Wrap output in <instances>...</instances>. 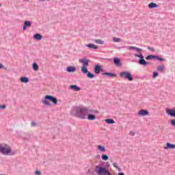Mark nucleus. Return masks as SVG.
<instances>
[{"mask_svg":"<svg viewBox=\"0 0 175 175\" xmlns=\"http://www.w3.org/2000/svg\"><path fill=\"white\" fill-rule=\"evenodd\" d=\"M0 7H1V4H0Z\"/></svg>","mask_w":175,"mask_h":175,"instance_id":"44","label":"nucleus"},{"mask_svg":"<svg viewBox=\"0 0 175 175\" xmlns=\"http://www.w3.org/2000/svg\"><path fill=\"white\" fill-rule=\"evenodd\" d=\"M0 109H2V110H5V109H6V105H0Z\"/></svg>","mask_w":175,"mask_h":175,"instance_id":"37","label":"nucleus"},{"mask_svg":"<svg viewBox=\"0 0 175 175\" xmlns=\"http://www.w3.org/2000/svg\"><path fill=\"white\" fill-rule=\"evenodd\" d=\"M166 114L170 117H174L175 118V109H167L165 110Z\"/></svg>","mask_w":175,"mask_h":175,"instance_id":"7","label":"nucleus"},{"mask_svg":"<svg viewBox=\"0 0 175 175\" xmlns=\"http://www.w3.org/2000/svg\"><path fill=\"white\" fill-rule=\"evenodd\" d=\"M105 122H107V124H114V120H113V119H106Z\"/></svg>","mask_w":175,"mask_h":175,"instance_id":"28","label":"nucleus"},{"mask_svg":"<svg viewBox=\"0 0 175 175\" xmlns=\"http://www.w3.org/2000/svg\"><path fill=\"white\" fill-rule=\"evenodd\" d=\"M134 55L135 57H138V58H140L138 61V63L139 64V65H143L144 66L148 65V63L145 61L144 56H143L142 54H139V55L135 54Z\"/></svg>","mask_w":175,"mask_h":175,"instance_id":"6","label":"nucleus"},{"mask_svg":"<svg viewBox=\"0 0 175 175\" xmlns=\"http://www.w3.org/2000/svg\"><path fill=\"white\" fill-rule=\"evenodd\" d=\"M135 49H136V51H137V53H139V54H142V49H140V48H136V47H135Z\"/></svg>","mask_w":175,"mask_h":175,"instance_id":"34","label":"nucleus"},{"mask_svg":"<svg viewBox=\"0 0 175 175\" xmlns=\"http://www.w3.org/2000/svg\"><path fill=\"white\" fill-rule=\"evenodd\" d=\"M120 76L122 79H126L129 81H132L133 80V77L132 74L128 71H124L120 73Z\"/></svg>","mask_w":175,"mask_h":175,"instance_id":"5","label":"nucleus"},{"mask_svg":"<svg viewBox=\"0 0 175 175\" xmlns=\"http://www.w3.org/2000/svg\"><path fill=\"white\" fill-rule=\"evenodd\" d=\"M164 69H165V66H163V65L157 66V70L159 72H163Z\"/></svg>","mask_w":175,"mask_h":175,"instance_id":"25","label":"nucleus"},{"mask_svg":"<svg viewBox=\"0 0 175 175\" xmlns=\"http://www.w3.org/2000/svg\"><path fill=\"white\" fill-rule=\"evenodd\" d=\"M118 175H125V174H124L123 172H120Z\"/></svg>","mask_w":175,"mask_h":175,"instance_id":"43","label":"nucleus"},{"mask_svg":"<svg viewBox=\"0 0 175 175\" xmlns=\"http://www.w3.org/2000/svg\"><path fill=\"white\" fill-rule=\"evenodd\" d=\"M3 68H5V66H3V64L0 63V69H3Z\"/></svg>","mask_w":175,"mask_h":175,"instance_id":"42","label":"nucleus"},{"mask_svg":"<svg viewBox=\"0 0 175 175\" xmlns=\"http://www.w3.org/2000/svg\"><path fill=\"white\" fill-rule=\"evenodd\" d=\"M0 152L3 154V155L12 156L16 154L14 150H12V148L5 144H0Z\"/></svg>","mask_w":175,"mask_h":175,"instance_id":"2","label":"nucleus"},{"mask_svg":"<svg viewBox=\"0 0 175 175\" xmlns=\"http://www.w3.org/2000/svg\"><path fill=\"white\" fill-rule=\"evenodd\" d=\"M153 77L155 79V77H158V72H153Z\"/></svg>","mask_w":175,"mask_h":175,"instance_id":"35","label":"nucleus"},{"mask_svg":"<svg viewBox=\"0 0 175 175\" xmlns=\"http://www.w3.org/2000/svg\"><path fill=\"white\" fill-rule=\"evenodd\" d=\"M79 62L83 64V66L88 67V62H90V59H82L79 60Z\"/></svg>","mask_w":175,"mask_h":175,"instance_id":"10","label":"nucleus"},{"mask_svg":"<svg viewBox=\"0 0 175 175\" xmlns=\"http://www.w3.org/2000/svg\"><path fill=\"white\" fill-rule=\"evenodd\" d=\"M70 88L72 90V91H80V87L76 85H71L70 86Z\"/></svg>","mask_w":175,"mask_h":175,"instance_id":"18","label":"nucleus"},{"mask_svg":"<svg viewBox=\"0 0 175 175\" xmlns=\"http://www.w3.org/2000/svg\"><path fill=\"white\" fill-rule=\"evenodd\" d=\"M171 125H172V126H175V119L171 120Z\"/></svg>","mask_w":175,"mask_h":175,"instance_id":"38","label":"nucleus"},{"mask_svg":"<svg viewBox=\"0 0 175 175\" xmlns=\"http://www.w3.org/2000/svg\"><path fill=\"white\" fill-rule=\"evenodd\" d=\"M32 67L33 70H35L36 72H38V70H39V66H38L37 63H33Z\"/></svg>","mask_w":175,"mask_h":175,"instance_id":"24","label":"nucleus"},{"mask_svg":"<svg viewBox=\"0 0 175 175\" xmlns=\"http://www.w3.org/2000/svg\"><path fill=\"white\" fill-rule=\"evenodd\" d=\"M43 38V36H42V35L37 33L34 35V39H36V40H42V38Z\"/></svg>","mask_w":175,"mask_h":175,"instance_id":"22","label":"nucleus"},{"mask_svg":"<svg viewBox=\"0 0 175 175\" xmlns=\"http://www.w3.org/2000/svg\"><path fill=\"white\" fill-rule=\"evenodd\" d=\"M138 114L140 116V117H145V116H148L150 112L146 109H142L138 111Z\"/></svg>","mask_w":175,"mask_h":175,"instance_id":"9","label":"nucleus"},{"mask_svg":"<svg viewBox=\"0 0 175 175\" xmlns=\"http://www.w3.org/2000/svg\"><path fill=\"white\" fill-rule=\"evenodd\" d=\"M27 27H31V21H25L24 27L23 28V31H25V29H27Z\"/></svg>","mask_w":175,"mask_h":175,"instance_id":"17","label":"nucleus"},{"mask_svg":"<svg viewBox=\"0 0 175 175\" xmlns=\"http://www.w3.org/2000/svg\"><path fill=\"white\" fill-rule=\"evenodd\" d=\"M156 59H157L158 61H160L161 62H163V61H165L163 58L159 57L158 56H156Z\"/></svg>","mask_w":175,"mask_h":175,"instance_id":"33","label":"nucleus"},{"mask_svg":"<svg viewBox=\"0 0 175 175\" xmlns=\"http://www.w3.org/2000/svg\"><path fill=\"white\" fill-rule=\"evenodd\" d=\"M168 148H170L171 150H174L175 144L167 143L166 146L164 147V150H168Z\"/></svg>","mask_w":175,"mask_h":175,"instance_id":"11","label":"nucleus"},{"mask_svg":"<svg viewBox=\"0 0 175 175\" xmlns=\"http://www.w3.org/2000/svg\"><path fill=\"white\" fill-rule=\"evenodd\" d=\"M74 111L75 116L81 120H85V118H87V115L89 114V113H99L98 110L90 109L84 107H77L75 108Z\"/></svg>","mask_w":175,"mask_h":175,"instance_id":"1","label":"nucleus"},{"mask_svg":"<svg viewBox=\"0 0 175 175\" xmlns=\"http://www.w3.org/2000/svg\"><path fill=\"white\" fill-rule=\"evenodd\" d=\"M153 58H157V56L150 55L147 56L146 57V59H152Z\"/></svg>","mask_w":175,"mask_h":175,"instance_id":"31","label":"nucleus"},{"mask_svg":"<svg viewBox=\"0 0 175 175\" xmlns=\"http://www.w3.org/2000/svg\"><path fill=\"white\" fill-rule=\"evenodd\" d=\"M129 133L130 137H133V136H135V132H130Z\"/></svg>","mask_w":175,"mask_h":175,"instance_id":"36","label":"nucleus"},{"mask_svg":"<svg viewBox=\"0 0 175 175\" xmlns=\"http://www.w3.org/2000/svg\"><path fill=\"white\" fill-rule=\"evenodd\" d=\"M31 126H36V122H32L31 123Z\"/></svg>","mask_w":175,"mask_h":175,"instance_id":"40","label":"nucleus"},{"mask_svg":"<svg viewBox=\"0 0 175 175\" xmlns=\"http://www.w3.org/2000/svg\"><path fill=\"white\" fill-rule=\"evenodd\" d=\"M113 167H116V169H118V170H120V167H118V163H113Z\"/></svg>","mask_w":175,"mask_h":175,"instance_id":"32","label":"nucleus"},{"mask_svg":"<svg viewBox=\"0 0 175 175\" xmlns=\"http://www.w3.org/2000/svg\"><path fill=\"white\" fill-rule=\"evenodd\" d=\"M113 42H115L116 43H118L119 42H121V39L118 38L117 37H113Z\"/></svg>","mask_w":175,"mask_h":175,"instance_id":"30","label":"nucleus"},{"mask_svg":"<svg viewBox=\"0 0 175 175\" xmlns=\"http://www.w3.org/2000/svg\"><path fill=\"white\" fill-rule=\"evenodd\" d=\"M101 159L103 161H108L109 159V156H107V154H102L101 156Z\"/></svg>","mask_w":175,"mask_h":175,"instance_id":"27","label":"nucleus"},{"mask_svg":"<svg viewBox=\"0 0 175 175\" xmlns=\"http://www.w3.org/2000/svg\"><path fill=\"white\" fill-rule=\"evenodd\" d=\"M85 46L86 47H88V49H92L93 50H98V46L94 44H87Z\"/></svg>","mask_w":175,"mask_h":175,"instance_id":"15","label":"nucleus"},{"mask_svg":"<svg viewBox=\"0 0 175 175\" xmlns=\"http://www.w3.org/2000/svg\"><path fill=\"white\" fill-rule=\"evenodd\" d=\"M97 114L96 113H89L87 114L88 116V120L89 121H95V120H96V116L94 114Z\"/></svg>","mask_w":175,"mask_h":175,"instance_id":"8","label":"nucleus"},{"mask_svg":"<svg viewBox=\"0 0 175 175\" xmlns=\"http://www.w3.org/2000/svg\"><path fill=\"white\" fill-rule=\"evenodd\" d=\"M95 43H96L97 44H103V43H105V42L102 40L98 39V40H94Z\"/></svg>","mask_w":175,"mask_h":175,"instance_id":"26","label":"nucleus"},{"mask_svg":"<svg viewBox=\"0 0 175 175\" xmlns=\"http://www.w3.org/2000/svg\"><path fill=\"white\" fill-rule=\"evenodd\" d=\"M136 49V47H135V46H129V50H133V49Z\"/></svg>","mask_w":175,"mask_h":175,"instance_id":"41","label":"nucleus"},{"mask_svg":"<svg viewBox=\"0 0 175 175\" xmlns=\"http://www.w3.org/2000/svg\"><path fill=\"white\" fill-rule=\"evenodd\" d=\"M21 83H29V79L25 77H23L21 78Z\"/></svg>","mask_w":175,"mask_h":175,"instance_id":"23","label":"nucleus"},{"mask_svg":"<svg viewBox=\"0 0 175 175\" xmlns=\"http://www.w3.org/2000/svg\"><path fill=\"white\" fill-rule=\"evenodd\" d=\"M81 70L82 73H84V75H87V73L88 72V67L82 66Z\"/></svg>","mask_w":175,"mask_h":175,"instance_id":"21","label":"nucleus"},{"mask_svg":"<svg viewBox=\"0 0 175 175\" xmlns=\"http://www.w3.org/2000/svg\"><path fill=\"white\" fill-rule=\"evenodd\" d=\"M113 62L116 66H122V64H121V61L120 60V59L117 57L113 58Z\"/></svg>","mask_w":175,"mask_h":175,"instance_id":"13","label":"nucleus"},{"mask_svg":"<svg viewBox=\"0 0 175 175\" xmlns=\"http://www.w3.org/2000/svg\"><path fill=\"white\" fill-rule=\"evenodd\" d=\"M52 102L54 105H57L58 103V99L57 98L50 96V95H46L44 97V99L42 100V103L45 105L46 106H51V103H50Z\"/></svg>","mask_w":175,"mask_h":175,"instance_id":"3","label":"nucleus"},{"mask_svg":"<svg viewBox=\"0 0 175 175\" xmlns=\"http://www.w3.org/2000/svg\"><path fill=\"white\" fill-rule=\"evenodd\" d=\"M35 174H36V175H40V174H42V172H40V171H36V172H35Z\"/></svg>","mask_w":175,"mask_h":175,"instance_id":"39","label":"nucleus"},{"mask_svg":"<svg viewBox=\"0 0 175 175\" xmlns=\"http://www.w3.org/2000/svg\"><path fill=\"white\" fill-rule=\"evenodd\" d=\"M97 150L100 151V152H106V147L103 146L98 145Z\"/></svg>","mask_w":175,"mask_h":175,"instance_id":"16","label":"nucleus"},{"mask_svg":"<svg viewBox=\"0 0 175 175\" xmlns=\"http://www.w3.org/2000/svg\"><path fill=\"white\" fill-rule=\"evenodd\" d=\"M159 5H158L155 3H150L148 4L149 9H154V8H159Z\"/></svg>","mask_w":175,"mask_h":175,"instance_id":"20","label":"nucleus"},{"mask_svg":"<svg viewBox=\"0 0 175 175\" xmlns=\"http://www.w3.org/2000/svg\"><path fill=\"white\" fill-rule=\"evenodd\" d=\"M66 71L68 72V73H75V72H76V67L68 66L66 68Z\"/></svg>","mask_w":175,"mask_h":175,"instance_id":"12","label":"nucleus"},{"mask_svg":"<svg viewBox=\"0 0 175 175\" xmlns=\"http://www.w3.org/2000/svg\"><path fill=\"white\" fill-rule=\"evenodd\" d=\"M87 76L89 79H93V77H95V75L90 72L87 73Z\"/></svg>","mask_w":175,"mask_h":175,"instance_id":"29","label":"nucleus"},{"mask_svg":"<svg viewBox=\"0 0 175 175\" xmlns=\"http://www.w3.org/2000/svg\"><path fill=\"white\" fill-rule=\"evenodd\" d=\"M103 76H109L110 77H117V75L111 72H103Z\"/></svg>","mask_w":175,"mask_h":175,"instance_id":"19","label":"nucleus"},{"mask_svg":"<svg viewBox=\"0 0 175 175\" xmlns=\"http://www.w3.org/2000/svg\"><path fill=\"white\" fill-rule=\"evenodd\" d=\"M102 70V67L99 65H96L94 68V72L96 73V75H99L100 73V71Z\"/></svg>","mask_w":175,"mask_h":175,"instance_id":"14","label":"nucleus"},{"mask_svg":"<svg viewBox=\"0 0 175 175\" xmlns=\"http://www.w3.org/2000/svg\"><path fill=\"white\" fill-rule=\"evenodd\" d=\"M95 172L98 175H112L106 167H103L100 165L96 166Z\"/></svg>","mask_w":175,"mask_h":175,"instance_id":"4","label":"nucleus"}]
</instances>
